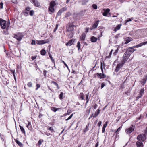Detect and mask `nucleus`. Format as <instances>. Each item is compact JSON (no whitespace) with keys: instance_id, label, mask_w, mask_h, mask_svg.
Here are the masks:
<instances>
[{"instance_id":"f257e3e1","label":"nucleus","mask_w":147,"mask_h":147,"mask_svg":"<svg viewBox=\"0 0 147 147\" xmlns=\"http://www.w3.org/2000/svg\"><path fill=\"white\" fill-rule=\"evenodd\" d=\"M10 25V22L9 20L6 21L2 18H0V25L2 29H4L6 28V31L9 29Z\"/></svg>"},{"instance_id":"f03ea898","label":"nucleus","mask_w":147,"mask_h":147,"mask_svg":"<svg viewBox=\"0 0 147 147\" xmlns=\"http://www.w3.org/2000/svg\"><path fill=\"white\" fill-rule=\"evenodd\" d=\"M100 69L102 71V73H97L96 75L97 77L100 79L104 78L106 77V76L103 74V71L102 67V63L101 62L100 63Z\"/></svg>"},{"instance_id":"7ed1b4c3","label":"nucleus","mask_w":147,"mask_h":147,"mask_svg":"<svg viewBox=\"0 0 147 147\" xmlns=\"http://www.w3.org/2000/svg\"><path fill=\"white\" fill-rule=\"evenodd\" d=\"M130 56V54L125 52L123 56L122 62L123 63L124 62L125 63V62L128 59Z\"/></svg>"},{"instance_id":"20e7f679","label":"nucleus","mask_w":147,"mask_h":147,"mask_svg":"<svg viewBox=\"0 0 147 147\" xmlns=\"http://www.w3.org/2000/svg\"><path fill=\"white\" fill-rule=\"evenodd\" d=\"M146 137L144 134H141L138 136L137 137V139L140 141H144L146 139Z\"/></svg>"},{"instance_id":"39448f33","label":"nucleus","mask_w":147,"mask_h":147,"mask_svg":"<svg viewBox=\"0 0 147 147\" xmlns=\"http://www.w3.org/2000/svg\"><path fill=\"white\" fill-rule=\"evenodd\" d=\"M23 37V36L22 34L19 33L16 34H14L13 37L16 38L18 41H20Z\"/></svg>"},{"instance_id":"423d86ee","label":"nucleus","mask_w":147,"mask_h":147,"mask_svg":"<svg viewBox=\"0 0 147 147\" xmlns=\"http://www.w3.org/2000/svg\"><path fill=\"white\" fill-rule=\"evenodd\" d=\"M49 42V40L48 39L42 40H41L36 41V43L38 45H41L47 43Z\"/></svg>"},{"instance_id":"0eeeda50","label":"nucleus","mask_w":147,"mask_h":147,"mask_svg":"<svg viewBox=\"0 0 147 147\" xmlns=\"http://www.w3.org/2000/svg\"><path fill=\"white\" fill-rule=\"evenodd\" d=\"M124 63L122 62L121 63H119L118 64L116 67V68L115 69V71L116 72H117L120 70V69L123 66Z\"/></svg>"},{"instance_id":"6e6552de","label":"nucleus","mask_w":147,"mask_h":147,"mask_svg":"<svg viewBox=\"0 0 147 147\" xmlns=\"http://www.w3.org/2000/svg\"><path fill=\"white\" fill-rule=\"evenodd\" d=\"M30 1L34 4L35 6L38 7L40 6L39 3L37 0H30Z\"/></svg>"},{"instance_id":"1a4fd4ad","label":"nucleus","mask_w":147,"mask_h":147,"mask_svg":"<svg viewBox=\"0 0 147 147\" xmlns=\"http://www.w3.org/2000/svg\"><path fill=\"white\" fill-rule=\"evenodd\" d=\"M74 26H76L72 24L70 25L68 27H67V30L69 32H73L74 29Z\"/></svg>"},{"instance_id":"9d476101","label":"nucleus","mask_w":147,"mask_h":147,"mask_svg":"<svg viewBox=\"0 0 147 147\" xmlns=\"http://www.w3.org/2000/svg\"><path fill=\"white\" fill-rule=\"evenodd\" d=\"M133 48H134L133 47H132L129 48L128 49H127L126 52L131 55V54L135 50Z\"/></svg>"},{"instance_id":"9b49d317","label":"nucleus","mask_w":147,"mask_h":147,"mask_svg":"<svg viewBox=\"0 0 147 147\" xmlns=\"http://www.w3.org/2000/svg\"><path fill=\"white\" fill-rule=\"evenodd\" d=\"M133 40V39L131 37H127L125 38L124 40V41H125L124 44H127L130 42L132 41Z\"/></svg>"},{"instance_id":"f8f14e48","label":"nucleus","mask_w":147,"mask_h":147,"mask_svg":"<svg viewBox=\"0 0 147 147\" xmlns=\"http://www.w3.org/2000/svg\"><path fill=\"white\" fill-rule=\"evenodd\" d=\"M65 10H66V9L65 7L62 8L58 11L57 13V16H60L62 13Z\"/></svg>"},{"instance_id":"ddd939ff","label":"nucleus","mask_w":147,"mask_h":147,"mask_svg":"<svg viewBox=\"0 0 147 147\" xmlns=\"http://www.w3.org/2000/svg\"><path fill=\"white\" fill-rule=\"evenodd\" d=\"M133 127V126L132 125H131L129 128L126 129V132L129 134L131 133L134 130V128Z\"/></svg>"},{"instance_id":"4468645a","label":"nucleus","mask_w":147,"mask_h":147,"mask_svg":"<svg viewBox=\"0 0 147 147\" xmlns=\"http://www.w3.org/2000/svg\"><path fill=\"white\" fill-rule=\"evenodd\" d=\"M110 11V9L109 8H107L105 10H104V12L102 14L104 16H107L108 14H110L109 12Z\"/></svg>"},{"instance_id":"2eb2a0df","label":"nucleus","mask_w":147,"mask_h":147,"mask_svg":"<svg viewBox=\"0 0 147 147\" xmlns=\"http://www.w3.org/2000/svg\"><path fill=\"white\" fill-rule=\"evenodd\" d=\"M49 12L50 14H52L54 12V9L53 7H49L48 9Z\"/></svg>"},{"instance_id":"dca6fc26","label":"nucleus","mask_w":147,"mask_h":147,"mask_svg":"<svg viewBox=\"0 0 147 147\" xmlns=\"http://www.w3.org/2000/svg\"><path fill=\"white\" fill-rule=\"evenodd\" d=\"M146 44H147V41L146 42H142V43H140L137 45L133 46V47L138 48V47H140L143 46V45H144Z\"/></svg>"},{"instance_id":"f3484780","label":"nucleus","mask_w":147,"mask_h":147,"mask_svg":"<svg viewBox=\"0 0 147 147\" xmlns=\"http://www.w3.org/2000/svg\"><path fill=\"white\" fill-rule=\"evenodd\" d=\"M74 42V40L73 39L70 40H69L68 41V42L66 44V45L67 46H71L73 44Z\"/></svg>"},{"instance_id":"a211bd4d","label":"nucleus","mask_w":147,"mask_h":147,"mask_svg":"<svg viewBox=\"0 0 147 147\" xmlns=\"http://www.w3.org/2000/svg\"><path fill=\"white\" fill-rule=\"evenodd\" d=\"M26 127L30 130H31L32 129V125H31V123L30 122L28 121V124L26 125Z\"/></svg>"},{"instance_id":"6ab92c4d","label":"nucleus","mask_w":147,"mask_h":147,"mask_svg":"<svg viewBox=\"0 0 147 147\" xmlns=\"http://www.w3.org/2000/svg\"><path fill=\"white\" fill-rule=\"evenodd\" d=\"M143 143L139 141H137L136 143V144L137 147H143Z\"/></svg>"},{"instance_id":"aec40b11","label":"nucleus","mask_w":147,"mask_h":147,"mask_svg":"<svg viewBox=\"0 0 147 147\" xmlns=\"http://www.w3.org/2000/svg\"><path fill=\"white\" fill-rule=\"evenodd\" d=\"M147 80V75L145 76L144 78H143L141 84L143 86L146 83V81Z\"/></svg>"},{"instance_id":"412c9836","label":"nucleus","mask_w":147,"mask_h":147,"mask_svg":"<svg viewBox=\"0 0 147 147\" xmlns=\"http://www.w3.org/2000/svg\"><path fill=\"white\" fill-rule=\"evenodd\" d=\"M56 5L55 1H52L50 3L49 7H54Z\"/></svg>"},{"instance_id":"4be33fe9","label":"nucleus","mask_w":147,"mask_h":147,"mask_svg":"<svg viewBox=\"0 0 147 147\" xmlns=\"http://www.w3.org/2000/svg\"><path fill=\"white\" fill-rule=\"evenodd\" d=\"M100 113V110L99 109H97L96 111L95 112V113L94 115V116H93V118H95Z\"/></svg>"},{"instance_id":"5701e85b","label":"nucleus","mask_w":147,"mask_h":147,"mask_svg":"<svg viewBox=\"0 0 147 147\" xmlns=\"http://www.w3.org/2000/svg\"><path fill=\"white\" fill-rule=\"evenodd\" d=\"M16 142L19 146L20 147H23V144L20 142L18 140L16 139L15 140Z\"/></svg>"},{"instance_id":"b1692460","label":"nucleus","mask_w":147,"mask_h":147,"mask_svg":"<svg viewBox=\"0 0 147 147\" xmlns=\"http://www.w3.org/2000/svg\"><path fill=\"white\" fill-rule=\"evenodd\" d=\"M97 40V38L94 36H92L91 38V41L92 42H96Z\"/></svg>"},{"instance_id":"393cba45","label":"nucleus","mask_w":147,"mask_h":147,"mask_svg":"<svg viewBox=\"0 0 147 147\" xmlns=\"http://www.w3.org/2000/svg\"><path fill=\"white\" fill-rule=\"evenodd\" d=\"M121 25L122 24H121L117 25V26H116L115 28L114 29V31L116 32L117 30H119L120 29V27Z\"/></svg>"},{"instance_id":"a878e982","label":"nucleus","mask_w":147,"mask_h":147,"mask_svg":"<svg viewBox=\"0 0 147 147\" xmlns=\"http://www.w3.org/2000/svg\"><path fill=\"white\" fill-rule=\"evenodd\" d=\"M107 121L103 125L102 129V133H103L105 132V128L107 127Z\"/></svg>"},{"instance_id":"bb28decb","label":"nucleus","mask_w":147,"mask_h":147,"mask_svg":"<svg viewBox=\"0 0 147 147\" xmlns=\"http://www.w3.org/2000/svg\"><path fill=\"white\" fill-rule=\"evenodd\" d=\"M98 22L99 21H97L93 25L92 27L93 29L96 28L97 27L98 24Z\"/></svg>"},{"instance_id":"cd10ccee","label":"nucleus","mask_w":147,"mask_h":147,"mask_svg":"<svg viewBox=\"0 0 147 147\" xmlns=\"http://www.w3.org/2000/svg\"><path fill=\"white\" fill-rule=\"evenodd\" d=\"M49 55L50 58L52 62L53 63H54L55 67V61L54 59L53 58V57H52V55L50 53H49Z\"/></svg>"},{"instance_id":"c85d7f7f","label":"nucleus","mask_w":147,"mask_h":147,"mask_svg":"<svg viewBox=\"0 0 147 147\" xmlns=\"http://www.w3.org/2000/svg\"><path fill=\"white\" fill-rule=\"evenodd\" d=\"M88 1V0H82L81 1L82 4L83 5H86Z\"/></svg>"},{"instance_id":"c756f323","label":"nucleus","mask_w":147,"mask_h":147,"mask_svg":"<svg viewBox=\"0 0 147 147\" xmlns=\"http://www.w3.org/2000/svg\"><path fill=\"white\" fill-rule=\"evenodd\" d=\"M67 35L68 37L70 38H72L73 36V32H69L68 33Z\"/></svg>"},{"instance_id":"7c9ffc66","label":"nucleus","mask_w":147,"mask_h":147,"mask_svg":"<svg viewBox=\"0 0 147 147\" xmlns=\"http://www.w3.org/2000/svg\"><path fill=\"white\" fill-rule=\"evenodd\" d=\"M60 109V108H56L55 107H52L51 108V110L55 112L59 110Z\"/></svg>"},{"instance_id":"2f4dec72","label":"nucleus","mask_w":147,"mask_h":147,"mask_svg":"<svg viewBox=\"0 0 147 147\" xmlns=\"http://www.w3.org/2000/svg\"><path fill=\"white\" fill-rule=\"evenodd\" d=\"M19 127H20V129L21 132L22 133H23L25 134V131L23 127L22 126H21L20 125H19Z\"/></svg>"},{"instance_id":"473e14b6","label":"nucleus","mask_w":147,"mask_h":147,"mask_svg":"<svg viewBox=\"0 0 147 147\" xmlns=\"http://www.w3.org/2000/svg\"><path fill=\"white\" fill-rule=\"evenodd\" d=\"M88 94H89V93H88V94L86 95V102L85 104L86 105L88 103L89 101V99L88 98Z\"/></svg>"},{"instance_id":"72a5a7b5","label":"nucleus","mask_w":147,"mask_h":147,"mask_svg":"<svg viewBox=\"0 0 147 147\" xmlns=\"http://www.w3.org/2000/svg\"><path fill=\"white\" fill-rule=\"evenodd\" d=\"M46 51L44 49H42L40 51V54L42 55H45L46 54Z\"/></svg>"},{"instance_id":"f704fd0d","label":"nucleus","mask_w":147,"mask_h":147,"mask_svg":"<svg viewBox=\"0 0 147 147\" xmlns=\"http://www.w3.org/2000/svg\"><path fill=\"white\" fill-rule=\"evenodd\" d=\"M144 88L141 89L140 90V93H139L140 95V96H142L143 95V93L144 92Z\"/></svg>"},{"instance_id":"c9c22d12","label":"nucleus","mask_w":147,"mask_h":147,"mask_svg":"<svg viewBox=\"0 0 147 147\" xmlns=\"http://www.w3.org/2000/svg\"><path fill=\"white\" fill-rule=\"evenodd\" d=\"M63 92H61L59 95V98L60 100H61L63 99Z\"/></svg>"},{"instance_id":"e433bc0d","label":"nucleus","mask_w":147,"mask_h":147,"mask_svg":"<svg viewBox=\"0 0 147 147\" xmlns=\"http://www.w3.org/2000/svg\"><path fill=\"white\" fill-rule=\"evenodd\" d=\"M47 129L50 130L51 133L54 132L53 129L51 127H48Z\"/></svg>"},{"instance_id":"4c0bfd02","label":"nucleus","mask_w":147,"mask_h":147,"mask_svg":"<svg viewBox=\"0 0 147 147\" xmlns=\"http://www.w3.org/2000/svg\"><path fill=\"white\" fill-rule=\"evenodd\" d=\"M84 96L83 93H80V97L82 100H84Z\"/></svg>"},{"instance_id":"58836bf2","label":"nucleus","mask_w":147,"mask_h":147,"mask_svg":"<svg viewBox=\"0 0 147 147\" xmlns=\"http://www.w3.org/2000/svg\"><path fill=\"white\" fill-rule=\"evenodd\" d=\"M121 129V127H119L118 128V129L116 130V131H115L114 134L113 135V136L115 135V134H116V136H117V134H118V133H117V132L118 131H119L120 129Z\"/></svg>"},{"instance_id":"ea45409f","label":"nucleus","mask_w":147,"mask_h":147,"mask_svg":"<svg viewBox=\"0 0 147 147\" xmlns=\"http://www.w3.org/2000/svg\"><path fill=\"white\" fill-rule=\"evenodd\" d=\"M51 83L55 85H56L57 86V88H58V89H59L58 85L56 82L54 81H51Z\"/></svg>"},{"instance_id":"a19ab883","label":"nucleus","mask_w":147,"mask_h":147,"mask_svg":"<svg viewBox=\"0 0 147 147\" xmlns=\"http://www.w3.org/2000/svg\"><path fill=\"white\" fill-rule=\"evenodd\" d=\"M85 38V35L84 34H82L81 36V40H84Z\"/></svg>"},{"instance_id":"79ce46f5","label":"nucleus","mask_w":147,"mask_h":147,"mask_svg":"<svg viewBox=\"0 0 147 147\" xmlns=\"http://www.w3.org/2000/svg\"><path fill=\"white\" fill-rule=\"evenodd\" d=\"M34 14V11L33 10H31L30 11V15L31 16H33Z\"/></svg>"},{"instance_id":"37998d69","label":"nucleus","mask_w":147,"mask_h":147,"mask_svg":"<svg viewBox=\"0 0 147 147\" xmlns=\"http://www.w3.org/2000/svg\"><path fill=\"white\" fill-rule=\"evenodd\" d=\"M92 8L94 9H96L97 8V5L95 4H93L92 5Z\"/></svg>"},{"instance_id":"c03bdc74","label":"nucleus","mask_w":147,"mask_h":147,"mask_svg":"<svg viewBox=\"0 0 147 147\" xmlns=\"http://www.w3.org/2000/svg\"><path fill=\"white\" fill-rule=\"evenodd\" d=\"M32 83L31 82H30L28 83L27 85L29 87H31L32 86Z\"/></svg>"},{"instance_id":"a18cd8bd","label":"nucleus","mask_w":147,"mask_h":147,"mask_svg":"<svg viewBox=\"0 0 147 147\" xmlns=\"http://www.w3.org/2000/svg\"><path fill=\"white\" fill-rule=\"evenodd\" d=\"M80 46V43L79 42H78L77 43V47L78 48V50H79Z\"/></svg>"},{"instance_id":"49530a36","label":"nucleus","mask_w":147,"mask_h":147,"mask_svg":"<svg viewBox=\"0 0 147 147\" xmlns=\"http://www.w3.org/2000/svg\"><path fill=\"white\" fill-rule=\"evenodd\" d=\"M43 141V140L40 139L39 141H38V144L39 145H40L41 144L42 142Z\"/></svg>"},{"instance_id":"de8ad7c7","label":"nucleus","mask_w":147,"mask_h":147,"mask_svg":"<svg viewBox=\"0 0 147 147\" xmlns=\"http://www.w3.org/2000/svg\"><path fill=\"white\" fill-rule=\"evenodd\" d=\"M73 113L71 114V115L69 116L67 119H66V121H68L71 119L73 115Z\"/></svg>"},{"instance_id":"09e8293b","label":"nucleus","mask_w":147,"mask_h":147,"mask_svg":"<svg viewBox=\"0 0 147 147\" xmlns=\"http://www.w3.org/2000/svg\"><path fill=\"white\" fill-rule=\"evenodd\" d=\"M88 126H89V125H86V127L85 129V130L84 131V132H85L88 130Z\"/></svg>"},{"instance_id":"8fccbe9b","label":"nucleus","mask_w":147,"mask_h":147,"mask_svg":"<svg viewBox=\"0 0 147 147\" xmlns=\"http://www.w3.org/2000/svg\"><path fill=\"white\" fill-rule=\"evenodd\" d=\"M36 90H37L40 87V85L39 84H37L36 85Z\"/></svg>"},{"instance_id":"3c124183","label":"nucleus","mask_w":147,"mask_h":147,"mask_svg":"<svg viewBox=\"0 0 147 147\" xmlns=\"http://www.w3.org/2000/svg\"><path fill=\"white\" fill-rule=\"evenodd\" d=\"M47 72V71L46 70L43 71V75L44 76L46 77V73Z\"/></svg>"},{"instance_id":"603ef678","label":"nucleus","mask_w":147,"mask_h":147,"mask_svg":"<svg viewBox=\"0 0 147 147\" xmlns=\"http://www.w3.org/2000/svg\"><path fill=\"white\" fill-rule=\"evenodd\" d=\"M105 86V84L104 82H103L101 84V89H102Z\"/></svg>"},{"instance_id":"864d4df0","label":"nucleus","mask_w":147,"mask_h":147,"mask_svg":"<svg viewBox=\"0 0 147 147\" xmlns=\"http://www.w3.org/2000/svg\"><path fill=\"white\" fill-rule=\"evenodd\" d=\"M31 8L30 7H27L26 8V10L27 11H30V9Z\"/></svg>"},{"instance_id":"5fc2aeb1","label":"nucleus","mask_w":147,"mask_h":147,"mask_svg":"<svg viewBox=\"0 0 147 147\" xmlns=\"http://www.w3.org/2000/svg\"><path fill=\"white\" fill-rule=\"evenodd\" d=\"M37 57V56H32L31 57V59L32 60H34V59H36Z\"/></svg>"},{"instance_id":"6e6d98bb","label":"nucleus","mask_w":147,"mask_h":147,"mask_svg":"<svg viewBox=\"0 0 147 147\" xmlns=\"http://www.w3.org/2000/svg\"><path fill=\"white\" fill-rule=\"evenodd\" d=\"M62 61L64 63V64L66 66V67L68 69H69L68 66L67 65V64L65 63V62L63 61Z\"/></svg>"},{"instance_id":"4d7b16f0","label":"nucleus","mask_w":147,"mask_h":147,"mask_svg":"<svg viewBox=\"0 0 147 147\" xmlns=\"http://www.w3.org/2000/svg\"><path fill=\"white\" fill-rule=\"evenodd\" d=\"M35 44H36L35 41L34 40H32V42H31V44L32 45H35Z\"/></svg>"},{"instance_id":"13d9d810","label":"nucleus","mask_w":147,"mask_h":147,"mask_svg":"<svg viewBox=\"0 0 147 147\" xmlns=\"http://www.w3.org/2000/svg\"><path fill=\"white\" fill-rule=\"evenodd\" d=\"M58 26V25L56 24V27H55V28L54 30V31H53L54 32H55L56 31L57 29Z\"/></svg>"},{"instance_id":"bf43d9fd","label":"nucleus","mask_w":147,"mask_h":147,"mask_svg":"<svg viewBox=\"0 0 147 147\" xmlns=\"http://www.w3.org/2000/svg\"><path fill=\"white\" fill-rule=\"evenodd\" d=\"M3 3L2 2H1L0 3V8L1 9H3Z\"/></svg>"},{"instance_id":"052dcab7","label":"nucleus","mask_w":147,"mask_h":147,"mask_svg":"<svg viewBox=\"0 0 147 147\" xmlns=\"http://www.w3.org/2000/svg\"><path fill=\"white\" fill-rule=\"evenodd\" d=\"M45 134L46 135H47V136H49L50 135H52V134H51L50 133L47 132H45Z\"/></svg>"},{"instance_id":"680f3d73","label":"nucleus","mask_w":147,"mask_h":147,"mask_svg":"<svg viewBox=\"0 0 147 147\" xmlns=\"http://www.w3.org/2000/svg\"><path fill=\"white\" fill-rule=\"evenodd\" d=\"M71 111L69 110H68L67 111V113L66 114V115H69V114L71 113Z\"/></svg>"},{"instance_id":"e2e57ef3","label":"nucleus","mask_w":147,"mask_h":147,"mask_svg":"<svg viewBox=\"0 0 147 147\" xmlns=\"http://www.w3.org/2000/svg\"><path fill=\"white\" fill-rule=\"evenodd\" d=\"M118 49L117 48V49L115 50V51L113 53V54H114L115 55H116V54L118 52Z\"/></svg>"},{"instance_id":"0e129e2a","label":"nucleus","mask_w":147,"mask_h":147,"mask_svg":"<svg viewBox=\"0 0 147 147\" xmlns=\"http://www.w3.org/2000/svg\"><path fill=\"white\" fill-rule=\"evenodd\" d=\"M97 104H95L93 106V108L94 109H96L97 107Z\"/></svg>"},{"instance_id":"69168bd1","label":"nucleus","mask_w":147,"mask_h":147,"mask_svg":"<svg viewBox=\"0 0 147 147\" xmlns=\"http://www.w3.org/2000/svg\"><path fill=\"white\" fill-rule=\"evenodd\" d=\"M101 123H102V122L101 121H99L98 123V125L99 127H100L101 124Z\"/></svg>"},{"instance_id":"338daca9","label":"nucleus","mask_w":147,"mask_h":147,"mask_svg":"<svg viewBox=\"0 0 147 147\" xmlns=\"http://www.w3.org/2000/svg\"><path fill=\"white\" fill-rule=\"evenodd\" d=\"M142 97V96H141L140 95L139 96H137L136 98V101L138 100V99Z\"/></svg>"},{"instance_id":"774afa93","label":"nucleus","mask_w":147,"mask_h":147,"mask_svg":"<svg viewBox=\"0 0 147 147\" xmlns=\"http://www.w3.org/2000/svg\"><path fill=\"white\" fill-rule=\"evenodd\" d=\"M89 30V28H86L85 29V32L87 33L88 32Z\"/></svg>"}]
</instances>
